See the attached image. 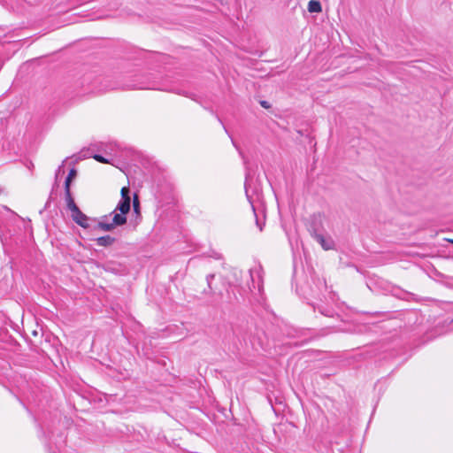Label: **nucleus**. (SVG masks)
Returning <instances> with one entry per match:
<instances>
[{"mask_svg":"<svg viewBox=\"0 0 453 453\" xmlns=\"http://www.w3.org/2000/svg\"><path fill=\"white\" fill-rule=\"evenodd\" d=\"M130 198L129 196V188L127 187H123L121 188V199Z\"/></svg>","mask_w":453,"mask_h":453,"instance_id":"8","label":"nucleus"},{"mask_svg":"<svg viewBox=\"0 0 453 453\" xmlns=\"http://www.w3.org/2000/svg\"><path fill=\"white\" fill-rule=\"evenodd\" d=\"M65 202L68 210L71 211V218L73 220L81 227L88 228L89 226L88 217L81 211L73 199H69Z\"/></svg>","mask_w":453,"mask_h":453,"instance_id":"1","label":"nucleus"},{"mask_svg":"<svg viewBox=\"0 0 453 453\" xmlns=\"http://www.w3.org/2000/svg\"><path fill=\"white\" fill-rule=\"evenodd\" d=\"M97 227L104 231H111L116 226L111 223L99 222Z\"/></svg>","mask_w":453,"mask_h":453,"instance_id":"7","label":"nucleus"},{"mask_svg":"<svg viewBox=\"0 0 453 453\" xmlns=\"http://www.w3.org/2000/svg\"><path fill=\"white\" fill-rule=\"evenodd\" d=\"M134 211L137 212L138 210H139V201H138V198L137 196H135L134 198Z\"/></svg>","mask_w":453,"mask_h":453,"instance_id":"11","label":"nucleus"},{"mask_svg":"<svg viewBox=\"0 0 453 453\" xmlns=\"http://www.w3.org/2000/svg\"><path fill=\"white\" fill-rule=\"evenodd\" d=\"M316 239L322 245V247L325 250H329L330 249L329 246L326 245L325 239H324V237L322 235H317Z\"/></svg>","mask_w":453,"mask_h":453,"instance_id":"10","label":"nucleus"},{"mask_svg":"<svg viewBox=\"0 0 453 453\" xmlns=\"http://www.w3.org/2000/svg\"><path fill=\"white\" fill-rule=\"evenodd\" d=\"M77 175V172L75 169H71V171L69 172L66 179H65V201L69 200V199H73L72 195H71V190H70V186H71V182L72 180L76 177Z\"/></svg>","mask_w":453,"mask_h":453,"instance_id":"2","label":"nucleus"},{"mask_svg":"<svg viewBox=\"0 0 453 453\" xmlns=\"http://www.w3.org/2000/svg\"><path fill=\"white\" fill-rule=\"evenodd\" d=\"M93 158L100 163H104V164L109 163V160H107L106 158H104V157H102L101 155H98V154L94 155Z\"/></svg>","mask_w":453,"mask_h":453,"instance_id":"9","label":"nucleus"},{"mask_svg":"<svg viewBox=\"0 0 453 453\" xmlns=\"http://www.w3.org/2000/svg\"><path fill=\"white\" fill-rule=\"evenodd\" d=\"M261 105H262L263 107H265V108H268V107H269V104H268V103H267L266 101H262V102H261Z\"/></svg>","mask_w":453,"mask_h":453,"instance_id":"13","label":"nucleus"},{"mask_svg":"<svg viewBox=\"0 0 453 453\" xmlns=\"http://www.w3.org/2000/svg\"><path fill=\"white\" fill-rule=\"evenodd\" d=\"M116 210L119 211L122 214H127L130 210V198L121 199Z\"/></svg>","mask_w":453,"mask_h":453,"instance_id":"3","label":"nucleus"},{"mask_svg":"<svg viewBox=\"0 0 453 453\" xmlns=\"http://www.w3.org/2000/svg\"><path fill=\"white\" fill-rule=\"evenodd\" d=\"M61 167H62V166H60V167L58 168V170L57 177L58 176V174H60Z\"/></svg>","mask_w":453,"mask_h":453,"instance_id":"14","label":"nucleus"},{"mask_svg":"<svg viewBox=\"0 0 453 453\" xmlns=\"http://www.w3.org/2000/svg\"><path fill=\"white\" fill-rule=\"evenodd\" d=\"M125 215L126 214H122L121 212L120 213H115L113 218H112V224L115 226H122V225L126 224L127 218H126Z\"/></svg>","mask_w":453,"mask_h":453,"instance_id":"5","label":"nucleus"},{"mask_svg":"<svg viewBox=\"0 0 453 453\" xmlns=\"http://www.w3.org/2000/svg\"><path fill=\"white\" fill-rule=\"evenodd\" d=\"M214 278V274H210L206 277V280H207V283H208V287L210 289H211V280Z\"/></svg>","mask_w":453,"mask_h":453,"instance_id":"12","label":"nucleus"},{"mask_svg":"<svg viewBox=\"0 0 453 453\" xmlns=\"http://www.w3.org/2000/svg\"><path fill=\"white\" fill-rule=\"evenodd\" d=\"M449 242L453 243V240H449Z\"/></svg>","mask_w":453,"mask_h":453,"instance_id":"15","label":"nucleus"},{"mask_svg":"<svg viewBox=\"0 0 453 453\" xmlns=\"http://www.w3.org/2000/svg\"><path fill=\"white\" fill-rule=\"evenodd\" d=\"M96 242L97 245H99V246L108 247V246H111L113 244V242H115V239L110 235H105V236L98 237L96 240Z\"/></svg>","mask_w":453,"mask_h":453,"instance_id":"4","label":"nucleus"},{"mask_svg":"<svg viewBox=\"0 0 453 453\" xmlns=\"http://www.w3.org/2000/svg\"><path fill=\"white\" fill-rule=\"evenodd\" d=\"M308 11L310 12H321V4L319 1L311 0L308 3Z\"/></svg>","mask_w":453,"mask_h":453,"instance_id":"6","label":"nucleus"}]
</instances>
